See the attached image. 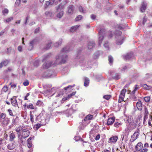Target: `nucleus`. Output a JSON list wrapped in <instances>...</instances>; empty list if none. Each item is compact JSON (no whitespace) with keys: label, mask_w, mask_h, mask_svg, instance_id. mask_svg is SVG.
I'll return each mask as SVG.
<instances>
[{"label":"nucleus","mask_w":152,"mask_h":152,"mask_svg":"<svg viewBox=\"0 0 152 152\" xmlns=\"http://www.w3.org/2000/svg\"><path fill=\"white\" fill-rule=\"evenodd\" d=\"M152 76L151 75L147 73L145 75V79H148L149 78H151Z\"/></svg>","instance_id":"obj_49"},{"label":"nucleus","mask_w":152,"mask_h":152,"mask_svg":"<svg viewBox=\"0 0 152 152\" xmlns=\"http://www.w3.org/2000/svg\"><path fill=\"white\" fill-rule=\"evenodd\" d=\"M130 129L131 128L129 125L128 124L127 125V127L125 129V132L127 134H128L129 132L132 130Z\"/></svg>","instance_id":"obj_27"},{"label":"nucleus","mask_w":152,"mask_h":152,"mask_svg":"<svg viewBox=\"0 0 152 152\" xmlns=\"http://www.w3.org/2000/svg\"><path fill=\"white\" fill-rule=\"evenodd\" d=\"M9 121V120L8 118H5L4 119V120L3 121V124L7 126L8 124Z\"/></svg>","instance_id":"obj_30"},{"label":"nucleus","mask_w":152,"mask_h":152,"mask_svg":"<svg viewBox=\"0 0 152 152\" xmlns=\"http://www.w3.org/2000/svg\"><path fill=\"white\" fill-rule=\"evenodd\" d=\"M6 117V114L3 113L0 115V119H5Z\"/></svg>","instance_id":"obj_45"},{"label":"nucleus","mask_w":152,"mask_h":152,"mask_svg":"<svg viewBox=\"0 0 152 152\" xmlns=\"http://www.w3.org/2000/svg\"><path fill=\"white\" fill-rule=\"evenodd\" d=\"M118 38L119 39H117L116 41V44L118 45H121L123 43L124 38L121 36L119 37Z\"/></svg>","instance_id":"obj_15"},{"label":"nucleus","mask_w":152,"mask_h":152,"mask_svg":"<svg viewBox=\"0 0 152 152\" xmlns=\"http://www.w3.org/2000/svg\"><path fill=\"white\" fill-rule=\"evenodd\" d=\"M84 85L85 86H87L89 84V78L86 77H84Z\"/></svg>","instance_id":"obj_18"},{"label":"nucleus","mask_w":152,"mask_h":152,"mask_svg":"<svg viewBox=\"0 0 152 152\" xmlns=\"http://www.w3.org/2000/svg\"><path fill=\"white\" fill-rule=\"evenodd\" d=\"M19 120V118L18 116H17L15 118H13L12 121V125L13 126L17 124L18 123Z\"/></svg>","instance_id":"obj_13"},{"label":"nucleus","mask_w":152,"mask_h":152,"mask_svg":"<svg viewBox=\"0 0 152 152\" xmlns=\"http://www.w3.org/2000/svg\"><path fill=\"white\" fill-rule=\"evenodd\" d=\"M148 111L147 108L146 106H145L144 107V116H148Z\"/></svg>","instance_id":"obj_29"},{"label":"nucleus","mask_w":152,"mask_h":152,"mask_svg":"<svg viewBox=\"0 0 152 152\" xmlns=\"http://www.w3.org/2000/svg\"><path fill=\"white\" fill-rule=\"evenodd\" d=\"M80 25H76L72 27L70 29V31L72 32H73L76 31L80 27Z\"/></svg>","instance_id":"obj_16"},{"label":"nucleus","mask_w":152,"mask_h":152,"mask_svg":"<svg viewBox=\"0 0 152 152\" xmlns=\"http://www.w3.org/2000/svg\"><path fill=\"white\" fill-rule=\"evenodd\" d=\"M76 91L74 92H73L72 93H71V94L68 95V96L69 97V98H70L72 96L74 95L75 94H76Z\"/></svg>","instance_id":"obj_59"},{"label":"nucleus","mask_w":152,"mask_h":152,"mask_svg":"<svg viewBox=\"0 0 152 152\" xmlns=\"http://www.w3.org/2000/svg\"><path fill=\"white\" fill-rule=\"evenodd\" d=\"M95 43L94 42H90L88 43L87 47L89 49H91L94 47Z\"/></svg>","instance_id":"obj_14"},{"label":"nucleus","mask_w":152,"mask_h":152,"mask_svg":"<svg viewBox=\"0 0 152 152\" xmlns=\"http://www.w3.org/2000/svg\"><path fill=\"white\" fill-rule=\"evenodd\" d=\"M8 61L6 60V61H4V62H3V64L4 66H6L8 64Z\"/></svg>","instance_id":"obj_62"},{"label":"nucleus","mask_w":152,"mask_h":152,"mask_svg":"<svg viewBox=\"0 0 152 152\" xmlns=\"http://www.w3.org/2000/svg\"><path fill=\"white\" fill-rule=\"evenodd\" d=\"M147 6V4L145 2H143L141 5V7L140 8L141 11L143 12H145V10L146 9Z\"/></svg>","instance_id":"obj_12"},{"label":"nucleus","mask_w":152,"mask_h":152,"mask_svg":"<svg viewBox=\"0 0 152 152\" xmlns=\"http://www.w3.org/2000/svg\"><path fill=\"white\" fill-rule=\"evenodd\" d=\"M104 46L106 50H108L109 49V48L108 41H106L104 42Z\"/></svg>","instance_id":"obj_31"},{"label":"nucleus","mask_w":152,"mask_h":152,"mask_svg":"<svg viewBox=\"0 0 152 152\" xmlns=\"http://www.w3.org/2000/svg\"><path fill=\"white\" fill-rule=\"evenodd\" d=\"M118 138V137L117 136H113L109 138L108 142L110 143H115L117 141Z\"/></svg>","instance_id":"obj_5"},{"label":"nucleus","mask_w":152,"mask_h":152,"mask_svg":"<svg viewBox=\"0 0 152 152\" xmlns=\"http://www.w3.org/2000/svg\"><path fill=\"white\" fill-rule=\"evenodd\" d=\"M30 120L32 123L34 122V116L33 115H30Z\"/></svg>","instance_id":"obj_53"},{"label":"nucleus","mask_w":152,"mask_h":152,"mask_svg":"<svg viewBox=\"0 0 152 152\" xmlns=\"http://www.w3.org/2000/svg\"><path fill=\"white\" fill-rule=\"evenodd\" d=\"M21 2V0H17L16 1L15 4L17 5H19L20 4V2Z\"/></svg>","instance_id":"obj_58"},{"label":"nucleus","mask_w":152,"mask_h":152,"mask_svg":"<svg viewBox=\"0 0 152 152\" xmlns=\"http://www.w3.org/2000/svg\"><path fill=\"white\" fill-rule=\"evenodd\" d=\"M24 129V127H23V126L19 125L15 128V131L18 133V134L20 133Z\"/></svg>","instance_id":"obj_9"},{"label":"nucleus","mask_w":152,"mask_h":152,"mask_svg":"<svg viewBox=\"0 0 152 152\" xmlns=\"http://www.w3.org/2000/svg\"><path fill=\"white\" fill-rule=\"evenodd\" d=\"M34 43V41H31L29 43V46L28 48V49L29 50H31L33 48V45Z\"/></svg>","instance_id":"obj_32"},{"label":"nucleus","mask_w":152,"mask_h":152,"mask_svg":"<svg viewBox=\"0 0 152 152\" xmlns=\"http://www.w3.org/2000/svg\"><path fill=\"white\" fill-rule=\"evenodd\" d=\"M137 139V138H136L134 136L132 135L131 137L130 140L131 142H133Z\"/></svg>","instance_id":"obj_55"},{"label":"nucleus","mask_w":152,"mask_h":152,"mask_svg":"<svg viewBox=\"0 0 152 152\" xmlns=\"http://www.w3.org/2000/svg\"><path fill=\"white\" fill-rule=\"evenodd\" d=\"M139 134V133L138 132H136L134 133L133 135L136 138H137L138 137Z\"/></svg>","instance_id":"obj_43"},{"label":"nucleus","mask_w":152,"mask_h":152,"mask_svg":"<svg viewBox=\"0 0 152 152\" xmlns=\"http://www.w3.org/2000/svg\"><path fill=\"white\" fill-rule=\"evenodd\" d=\"M111 96L109 95H104L103 96V98L105 99L108 100L110 99Z\"/></svg>","instance_id":"obj_46"},{"label":"nucleus","mask_w":152,"mask_h":152,"mask_svg":"<svg viewBox=\"0 0 152 152\" xmlns=\"http://www.w3.org/2000/svg\"><path fill=\"white\" fill-rule=\"evenodd\" d=\"M105 33V30L103 28L100 29V31H99V45H101L102 42L103 38L104 37Z\"/></svg>","instance_id":"obj_3"},{"label":"nucleus","mask_w":152,"mask_h":152,"mask_svg":"<svg viewBox=\"0 0 152 152\" xmlns=\"http://www.w3.org/2000/svg\"><path fill=\"white\" fill-rule=\"evenodd\" d=\"M13 19V17H11L10 18H7V19H6L5 20L6 22V23L9 22L12 20Z\"/></svg>","instance_id":"obj_51"},{"label":"nucleus","mask_w":152,"mask_h":152,"mask_svg":"<svg viewBox=\"0 0 152 152\" xmlns=\"http://www.w3.org/2000/svg\"><path fill=\"white\" fill-rule=\"evenodd\" d=\"M148 151V149L147 148H144L142 149L140 152H147Z\"/></svg>","instance_id":"obj_64"},{"label":"nucleus","mask_w":152,"mask_h":152,"mask_svg":"<svg viewBox=\"0 0 152 152\" xmlns=\"http://www.w3.org/2000/svg\"><path fill=\"white\" fill-rule=\"evenodd\" d=\"M39 61L38 60H36L34 63V65L35 66H37L39 65Z\"/></svg>","instance_id":"obj_52"},{"label":"nucleus","mask_w":152,"mask_h":152,"mask_svg":"<svg viewBox=\"0 0 152 152\" xmlns=\"http://www.w3.org/2000/svg\"><path fill=\"white\" fill-rule=\"evenodd\" d=\"M108 61L110 64L113 63V59L112 56H108Z\"/></svg>","instance_id":"obj_36"},{"label":"nucleus","mask_w":152,"mask_h":152,"mask_svg":"<svg viewBox=\"0 0 152 152\" xmlns=\"http://www.w3.org/2000/svg\"><path fill=\"white\" fill-rule=\"evenodd\" d=\"M128 122L129 124H132V123L134 122L133 118H131V117L128 118Z\"/></svg>","instance_id":"obj_39"},{"label":"nucleus","mask_w":152,"mask_h":152,"mask_svg":"<svg viewBox=\"0 0 152 152\" xmlns=\"http://www.w3.org/2000/svg\"><path fill=\"white\" fill-rule=\"evenodd\" d=\"M70 50L68 46L64 47L61 51L60 54L56 57V60L53 63L51 61L45 62L42 65L43 68L47 69L53 65L65 63L67 59V56L65 54Z\"/></svg>","instance_id":"obj_1"},{"label":"nucleus","mask_w":152,"mask_h":152,"mask_svg":"<svg viewBox=\"0 0 152 152\" xmlns=\"http://www.w3.org/2000/svg\"><path fill=\"white\" fill-rule=\"evenodd\" d=\"M29 134V131L27 129L24 128L20 133L18 134V136L19 138L21 136L20 138L21 140L22 138H26L27 137Z\"/></svg>","instance_id":"obj_2"},{"label":"nucleus","mask_w":152,"mask_h":152,"mask_svg":"<svg viewBox=\"0 0 152 152\" xmlns=\"http://www.w3.org/2000/svg\"><path fill=\"white\" fill-rule=\"evenodd\" d=\"M137 85H136L135 86V88L134 90L132 91V93L133 94H134L135 93V91L138 89V88L137 87Z\"/></svg>","instance_id":"obj_48"},{"label":"nucleus","mask_w":152,"mask_h":152,"mask_svg":"<svg viewBox=\"0 0 152 152\" xmlns=\"http://www.w3.org/2000/svg\"><path fill=\"white\" fill-rule=\"evenodd\" d=\"M8 112H9V114L10 115H11V116H13V113H12V110H10V109H9L8 110Z\"/></svg>","instance_id":"obj_61"},{"label":"nucleus","mask_w":152,"mask_h":152,"mask_svg":"<svg viewBox=\"0 0 152 152\" xmlns=\"http://www.w3.org/2000/svg\"><path fill=\"white\" fill-rule=\"evenodd\" d=\"M62 43V39H60L59 41L54 44V45L56 47H58Z\"/></svg>","instance_id":"obj_28"},{"label":"nucleus","mask_w":152,"mask_h":152,"mask_svg":"<svg viewBox=\"0 0 152 152\" xmlns=\"http://www.w3.org/2000/svg\"><path fill=\"white\" fill-rule=\"evenodd\" d=\"M32 138L29 137L27 140L28 143V148H30L32 147V142L31 140H32Z\"/></svg>","instance_id":"obj_24"},{"label":"nucleus","mask_w":152,"mask_h":152,"mask_svg":"<svg viewBox=\"0 0 152 152\" xmlns=\"http://www.w3.org/2000/svg\"><path fill=\"white\" fill-rule=\"evenodd\" d=\"M126 91V89L124 88L121 91L118 100V102L121 103L124 101V99L125 97Z\"/></svg>","instance_id":"obj_4"},{"label":"nucleus","mask_w":152,"mask_h":152,"mask_svg":"<svg viewBox=\"0 0 152 152\" xmlns=\"http://www.w3.org/2000/svg\"><path fill=\"white\" fill-rule=\"evenodd\" d=\"M74 11V6L71 5H69L68 7V13L70 14L73 13Z\"/></svg>","instance_id":"obj_11"},{"label":"nucleus","mask_w":152,"mask_h":152,"mask_svg":"<svg viewBox=\"0 0 152 152\" xmlns=\"http://www.w3.org/2000/svg\"><path fill=\"white\" fill-rule=\"evenodd\" d=\"M52 43L51 42L49 43L46 46V47L45 48V49L46 50H48L50 49L51 47Z\"/></svg>","instance_id":"obj_34"},{"label":"nucleus","mask_w":152,"mask_h":152,"mask_svg":"<svg viewBox=\"0 0 152 152\" xmlns=\"http://www.w3.org/2000/svg\"><path fill=\"white\" fill-rule=\"evenodd\" d=\"M82 18V16L81 15H79L77 16L75 18L76 21H79Z\"/></svg>","instance_id":"obj_50"},{"label":"nucleus","mask_w":152,"mask_h":152,"mask_svg":"<svg viewBox=\"0 0 152 152\" xmlns=\"http://www.w3.org/2000/svg\"><path fill=\"white\" fill-rule=\"evenodd\" d=\"M27 108L28 109H34V107L33 105L31 104H30L27 106Z\"/></svg>","instance_id":"obj_44"},{"label":"nucleus","mask_w":152,"mask_h":152,"mask_svg":"<svg viewBox=\"0 0 152 152\" xmlns=\"http://www.w3.org/2000/svg\"><path fill=\"white\" fill-rule=\"evenodd\" d=\"M136 106L137 109L140 111L142 109V104L141 101H139L136 103Z\"/></svg>","instance_id":"obj_10"},{"label":"nucleus","mask_w":152,"mask_h":152,"mask_svg":"<svg viewBox=\"0 0 152 152\" xmlns=\"http://www.w3.org/2000/svg\"><path fill=\"white\" fill-rule=\"evenodd\" d=\"M62 7H62V5L60 4L58 6L57 8V10L58 11L59 9H62Z\"/></svg>","instance_id":"obj_63"},{"label":"nucleus","mask_w":152,"mask_h":152,"mask_svg":"<svg viewBox=\"0 0 152 152\" xmlns=\"http://www.w3.org/2000/svg\"><path fill=\"white\" fill-rule=\"evenodd\" d=\"M8 90V87L7 86H4L2 88L1 91L2 92H6Z\"/></svg>","instance_id":"obj_41"},{"label":"nucleus","mask_w":152,"mask_h":152,"mask_svg":"<svg viewBox=\"0 0 152 152\" xmlns=\"http://www.w3.org/2000/svg\"><path fill=\"white\" fill-rule=\"evenodd\" d=\"M29 84V81L27 80H26L23 83V84L25 86H28Z\"/></svg>","instance_id":"obj_47"},{"label":"nucleus","mask_w":152,"mask_h":152,"mask_svg":"<svg viewBox=\"0 0 152 152\" xmlns=\"http://www.w3.org/2000/svg\"><path fill=\"white\" fill-rule=\"evenodd\" d=\"M9 12V10L6 8L4 9L2 11V13L3 15H5V14H7Z\"/></svg>","instance_id":"obj_37"},{"label":"nucleus","mask_w":152,"mask_h":152,"mask_svg":"<svg viewBox=\"0 0 152 152\" xmlns=\"http://www.w3.org/2000/svg\"><path fill=\"white\" fill-rule=\"evenodd\" d=\"M15 147V145L14 143L10 144L7 145V148L9 150L12 149Z\"/></svg>","instance_id":"obj_25"},{"label":"nucleus","mask_w":152,"mask_h":152,"mask_svg":"<svg viewBox=\"0 0 152 152\" xmlns=\"http://www.w3.org/2000/svg\"><path fill=\"white\" fill-rule=\"evenodd\" d=\"M132 54L131 53H127L125 56L124 58L126 60L130 59L132 56Z\"/></svg>","instance_id":"obj_22"},{"label":"nucleus","mask_w":152,"mask_h":152,"mask_svg":"<svg viewBox=\"0 0 152 152\" xmlns=\"http://www.w3.org/2000/svg\"><path fill=\"white\" fill-rule=\"evenodd\" d=\"M63 11H61L57 14V17L58 18H61L63 16Z\"/></svg>","instance_id":"obj_38"},{"label":"nucleus","mask_w":152,"mask_h":152,"mask_svg":"<svg viewBox=\"0 0 152 152\" xmlns=\"http://www.w3.org/2000/svg\"><path fill=\"white\" fill-rule=\"evenodd\" d=\"M150 99V96H147L144 98V100L146 102H149Z\"/></svg>","instance_id":"obj_42"},{"label":"nucleus","mask_w":152,"mask_h":152,"mask_svg":"<svg viewBox=\"0 0 152 152\" xmlns=\"http://www.w3.org/2000/svg\"><path fill=\"white\" fill-rule=\"evenodd\" d=\"M79 11L81 12L85 13L86 12V10H85L81 6H80L79 7Z\"/></svg>","instance_id":"obj_35"},{"label":"nucleus","mask_w":152,"mask_h":152,"mask_svg":"<svg viewBox=\"0 0 152 152\" xmlns=\"http://www.w3.org/2000/svg\"><path fill=\"white\" fill-rule=\"evenodd\" d=\"M122 34V33L121 31H116V34L117 36H120Z\"/></svg>","instance_id":"obj_56"},{"label":"nucleus","mask_w":152,"mask_h":152,"mask_svg":"<svg viewBox=\"0 0 152 152\" xmlns=\"http://www.w3.org/2000/svg\"><path fill=\"white\" fill-rule=\"evenodd\" d=\"M140 86L143 87L145 89L147 90H150L152 88L151 86H148L146 84H141Z\"/></svg>","instance_id":"obj_17"},{"label":"nucleus","mask_w":152,"mask_h":152,"mask_svg":"<svg viewBox=\"0 0 152 152\" xmlns=\"http://www.w3.org/2000/svg\"><path fill=\"white\" fill-rule=\"evenodd\" d=\"M74 86L75 85H74L73 86H72L71 85H69L67 87H64V89L65 90H67L68 88H71L72 87Z\"/></svg>","instance_id":"obj_57"},{"label":"nucleus","mask_w":152,"mask_h":152,"mask_svg":"<svg viewBox=\"0 0 152 152\" xmlns=\"http://www.w3.org/2000/svg\"><path fill=\"white\" fill-rule=\"evenodd\" d=\"M115 118V117H112L111 118H109L107 120V125H110L112 124L114 122Z\"/></svg>","instance_id":"obj_8"},{"label":"nucleus","mask_w":152,"mask_h":152,"mask_svg":"<svg viewBox=\"0 0 152 152\" xmlns=\"http://www.w3.org/2000/svg\"><path fill=\"white\" fill-rule=\"evenodd\" d=\"M41 125V124H37L34 126V128H35L36 130H37L40 127Z\"/></svg>","instance_id":"obj_40"},{"label":"nucleus","mask_w":152,"mask_h":152,"mask_svg":"<svg viewBox=\"0 0 152 152\" xmlns=\"http://www.w3.org/2000/svg\"><path fill=\"white\" fill-rule=\"evenodd\" d=\"M86 125V123H85V121H84V119H83L82 122L80 124V125L79 126V128L80 129H83L84 127H85Z\"/></svg>","instance_id":"obj_20"},{"label":"nucleus","mask_w":152,"mask_h":152,"mask_svg":"<svg viewBox=\"0 0 152 152\" xmlns=\"http://www.w3.org/2000/svg\"><path fill=\"white\" fill-rule=\"evenodd\" d=\"M100 138V135L98 134L96 136L95 138V140H98Z\"/></svg>","instance_id":"obj_60"},{"label":"nucleus","mask_w":152,"mask_h":152,"mask_svg":"<svg viewBox=\"0 0 152 152\" xmlns=\"http://www.w3.org/2000/svg\"><path fill=\"white\" fill-rule=\"evenodd\" d=\"M143 147L142 144L141 142H140L137 144L135 148L136 150V151H139L142 149Z\"/></svg>","instance_id":"obj_6"},{"label":"nucleus","mask_w":152,"mask_h":152,"mask_svg":"<svg viewBox=\"0 0 152 152\" xmlns=\"http://www.w3.org/2000/svg\"><path fill=\"white\" fill-rule=\"evenodd\" d=\"M9 137L10 141H13L15 139V134L12 132L10 134Z\"/></svg>","instance_id":"obj_19"},{"label":"nucleus","mask_w":152,"mask_h":152,"mask_svg":"<svg viewBox=\"0 0 152 152\" xmlns=\"http://www.w3.org/2000/svg\"><path fill=\"white\" fill-rule=\"evenodd\" d=\"M128 125L131 128L130 129L132 130L135 129L136 127L137 124L134 122L132 123V124H130Z\"/></svg>","instance_id":"obj_21"},{"label":"nucleus","mask_w":152,"mask_h":152,"mask_svg":"<svg viewBox=\"0 0 152 152\" xmlns=\"http://www.w3.org/2000/svg\"><path fill=\"white\" fill-rule=\"evenodd\" d=\"M121 125L120 123L117 122L115 123L114 124V126L115 127H119Z\"/></svg>","instance_id":"obj_54"},{"label":"nucleus","mask_w":152,"mask_h":152,"mask_svg":"<svg viewBox=\"0 0 152 152\" xmlns=\"http://www.w3.org/2000/svg\"><path fill=\"white\" fill-rule=\"evenodd\" d=\"M72 113V110L71 109H68L66 110L65 113L67 117L70 116Z\"/></svg>","instance_id":"obj_23"},{"label":"nucleus","mask_w":152,"mask_h":152,"mask_svg":"<svg viewBox=\"0 0 152 152\" xmlns=\"http://www.w3.org/2000/svg\"><path fill=\"white\" fill-rule=\"evenodd\" d=\"M93 116L91 115H88L86 116L83 119L84 121L91 120L93 118Z\"/></svg>","instance_id":"obj_26"},{"label":"nucleus","mask_w":152,"mask_h":152,"mask_svg":"<svg viewBox=\"0 0 152 152\" xmlns=\"http://www.w3.org/2000/svg\"><path fill=\"white\" fill-rule=\"evenodd\" d=\"M113 78L116 80H118L120 78V75L119 73H116L115 75L113 77Z\"/></svg>","instance_id":"obj_33"},{"label":"nucleus","mask_w":152,"mask_h":152,"mask_svg":"<svg viewBox=\"0 0 152 152\" xmlns=\"http://www.w3.org/2000/svg\"><path fill=\"white\" fill-rule=\"evenodd\" d=\"M11 102L12 105L15 107H18L17 102L14 96L11 99Z\"/></svg>","instance_id":"obj_7"}]
</instances>
